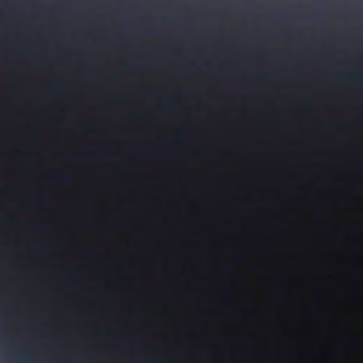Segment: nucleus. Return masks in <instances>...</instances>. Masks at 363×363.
<instances>
[{"label":"nucleus","instance_id":"f03ea898","mask_svg":"<svg viewBox=\"0 0 363 363\" xmlns=\"http://www.w3.org/2000/svg\"><path fill=\"white\" fill-rule=\"evenodd\" d=\"M341 77L351 78V79H363V71L362 70H352L347 72H340L336 73Z\"/></svg>","mask_w":363,"mask_h":363},{"label":"nucleus","instance_id":"7ed1b4c3","mask_svg":"<svg viewBox=\"0 0 363 363\" xmlns=\"http://www.w3.org/2000/svg\"><path fill=\"white\" fill-rule=\"evenodd\" d=\"M42 67L46 68V69H63V70L70 69V68L69 67L63 65L59 62L45 63V64L42 65Z\"/></svg>","mask_w":363,"mask_h":363},{"label":"nucleus","instance_id":"423d86ee","mask_svg":"<svg viewBox=\"0 0 363 363\" xmlns=\"http://www.w3.org/2000/svg\"><path fill=\"white\" fill-rule=\"evenodd\" d=\"M60 179L65 182L70 181L72 177L69 174H64L60 177Z\"/></svg>","mask_w":363,"mask_h":363},{"label":"nucleus","instance_id":"f257e3e1","mask_svg":"<svg viewBox=\"0 0 363 363\" xmlns=\"http://www.w3.org/2000/svg\"><path fill=\"white\" fill-rule=\"evenodd\" d=\"M221 92H106V94H138V99L143 94H220ZM243 94L245 98V126L249 127V98L251 92H235ZM262 94H289V92H261ZM295 92H290V94ZM306 94H335V92H305ZM338 94H363V92H337Z\"/></svg>","mask_w":363,"mask_h":363},{"label":"nucleus","instance_id":"39448f33","mask_svg":"<svg viewBox=\"0 0 363 363\" xmlns=\"http://www.w3.org/2000/svg\"><path fill=\"white\" fill-rule=\"evenodd\" d=\"M262 74H269V75H275V74H281L282 72L281 70H262L260 72Z\"/></svg>","mask_w":363,"mask_h":363},{"label":"nucleus","instance_id":"20e7f679","mask_svg":"<svg viewBox=\"0 0 363 363\" xmlns=\"http://www.w3.org/2000/svg\"><path fill=\"white\" fill-rule=\"evenodd\" d=\"M232 73H233V72H232L231 69L230 68V67H223L216 72V74H218L219 75H223V76H228V75H230Z\"/></svg>","mask_w":363,"mask_h":363},{"label":"nucleus","instance_id":"0eeeda50","mask_svg":"<svg viewBox=\"0 0 363 363\" xmlns=\"http://www.w3.org/2000/svg\"><path fill=\"white\" fill-rule=\"evenodd\" d=\"M132 65L131 64H127L126 67H130Z\"/></svg>","mask_w":363,"mask_h":363}]
</instances>
